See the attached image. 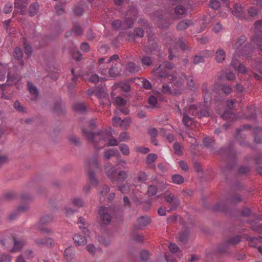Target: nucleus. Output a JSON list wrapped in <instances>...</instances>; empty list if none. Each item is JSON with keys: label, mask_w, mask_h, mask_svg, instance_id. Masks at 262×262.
I'll return each instance as SVG.
<instances>
[{"label": "nucleus", "mask_w": 262, "mask_h": 262, "mask_svg": "<svg viewBox=\"0 0 262 262\" xmlns=\"http://www.w3.org/2000/svg\"><path fill=\"white\" fill-rule=\"evenodd\" d=\"M246 39L247 38L245 35H242L233 46L235 51L231 64L236 71L242 74L246 73L247 69L244 65L239 62L237 57H245L246 59L249 60L252 56L254 48L262 50V37L260 36H254L252 39L251 44L246 43L241 49H239V47L245 42Z\"/></svg>", "instance_id": "1"}, {"label": "nucleus", "mask_w": 262, "mask_h": 262, "mask_svg": "<svg viewBox=\"0 0 262 262\" xmlns=\"http://www.w3.org/2000/svg\"><path fill=\"white\" fill-rule=\"evenodd\" d=\"M83 135L91 142L96 148L101 149L104 145L116 146L118 142L115 138H111L112 134L108 130H104L94 134L92 132L88 131L86 129H83Z\"/></svg>", "instance_id": "2"}, {"label": "nucleus", "mask_w": 262, "mask_h": 262, "mask_svg": "<svg viewBox=\"0 0 262 262\" xmlns=\"http://www.w3.org/2000/svg\"><path fill=\"white\" fill-rule=\"evenodd\" d=\"M119 57L117 54H114L106 60L105 58H100L98 60L99 72L106 77H116L120 73L119 61Z\"/></svg>", "instance_id": "3"}, {"label": "nucleus", "mask_w": 262, "mask_h": 262, "mask_svg": "<svg viewBox=\"0 0 262 262\" xmlns=\"http://www.w3.org/2000/svg\"><path fill=\"white\" fill-rule=\"evenodd\" d=\"M208 115V110L206 107L198 104L191 105L185 107L183 113V122L186 126H190L193 122V119L191 116L198 117L199 118L206 117Z\"/></svg>", "instance_id": "4"}, {"label": "nucleus", "mask_w": 262, "mask_h": 262, "mask_svg": "<svg viewBox=\"0 0 262 262\" xmlns=\"http://www.w3.org/2000/svg\"><path fill=\"white\" fill-rule=\"evenodd\" d=\"M235 100L233 99L228 100L227 101V107L229 110L225 111L222 115L221 117L224 120L233 121L236 120L238 118L244 117L248 119H253L256 116V110L254 106H250L248 107L243 117H237L236 115L232 111V109L234 107L235 103Z\"/></svg>", "instance_id": "5"}, {"label": "nucleus", "mask_w": 262, "mask_h": 262, "mask_svg": "<svg viewBox=\"0 0 262 262\" xmlns=\"http://www.w3.org/2000/svg\"><path fill=\"white\" fill-rule=\"evenodd\" d=\"M173 68V64L168 61L164 62L159 67L154 70V75L155 77H160L164 79H167L169 82L178 83L177 77L169 74V71Z\"/></svg>", "instance_id": "6"}, {"label": "nucleus", "mask_w": 262, "mask_h": 262, "mask_svg": "<svg viewBox=\"0 0 262 262\" xmlns=\"http://www.w3.org/2000/svg\"><path fill=\"white\" fill-rule=\"evenodd\" d=\"M250 133H253L255 135L254 141L257 143H261V140L258 135L262 134V129L259 127L252 128L249 125H244L237 130L235 138L239 141L241 144L244 145L241 139L245 138V136Z\"/></svg>", "instance_id": "7"}, {"label": "nucleus", "mask_w": 262, "mask_h": 262, "mask_svg": "<svg viewBox=\"0 0 262 262\" xmlns=\"http://www.w3.org/2000/svg\"><path fill=\"white\" fill-rule=\"evenodd\" d=\"M85 165L91 185H96L98 181L95 177V172L99 167L97 156H94L90 159L88 160L85 162Z\"/></svg>", "instance_id": "8"}, {"label": "nucleus", "mask_w": 262, "mask_h": 262, "mask_svg": "<svg viewBox=\"0 0 262 262\" xmlns=\"http://www.w3.org/2000/svg\"><path fill=\"white\" fill-rule=\"evenodd\" d=\"M104 170L107 177L114 184H118V182L124 181L127 178L124 171H120L117 174L116 169L112 165L105 166Z\"/></svg>", "instance_id": "9"}, {"label": "nucleus", "mask_w": 262, "mask_h": 262, "mask_svg": "<svg viewBox=\"0 0 262 262\" xmlns=\"http://www.w3.org/2000/svg\"><path fill=\"white\" fill-rule=\"evenodd\" d=\"M174 45L173 48L169 47V60H172L174 56V53L177 52L178 47L180 48L183 51H187L190 49L187 43L183 40L182 38H180L178 41H172Z\"/></svg>", "instance_id": "10"}, {"label": "nucleus", "mask_w": 262, "mask_h": 262, "mask_svg": "<svg viewBox=\"0 0 262 262\" xmlns=\"http://www.w3.org/2000/svg\"><path fill=\"white\" fill-rule=\"evenodd\" d=\"M99 213L102 223L107 224L111 222L113 215H115V210L111 207H101Z\"/></svg>", "instance_id": "11"}, {"label": "nucleus", "mask_w": 262, "mask_h": 262, "mask_svg": "<svg viewBox=\"0 0 262 262\" xmlns=\"http://www.w3.org/2000/svg\"><path fill=\"white\" fill-rule=\"evenodd\" d=\"M88 95H94L97 98L101 99L100 103L102 105L110 104L108 95L105 92L104 88H96L95 90H88L87 91Z\"/></svg>", "instance_id": "12"}, {"label": "nucleus", "mask_w": 262, "mask_h": 262, "mask_svg": "<svg viewBox=\"0 0 262 262\" xmlns=\"http://www.w3.org/2000/svg\"><path fill=\"white\" fill-rule=\"evenodd\" d=\"M126 102V99L119 96L116 97L115 100V104L119 107L120 111L124 115H127L129 112V108L124 106Z\"/></svg>", "instance_id": "13"}, {"label": "nucleus", "mask_w": 262, "mask_h": 262, "mask_svg": "<svg viewBox=\"0 0 262 262\" xmlns=\"http://www.w3.org/2000/svg\"><path fill=\"white\" fill-rule=\"evenodd\" d=\"M247 239L249 241V244L251 247H258V252L262 254V237H249Z\"/></svg>", "instance_id": "14"}, {"label": "nucleus", "mask_w": 262, "mask_h": 262, "mask_svg": "<svg viewBox=\"0 0 262 262\" xmlns=\"http://www.w3.org/2000/svg\"><path fill=\"white\" fill-rule=\"evenodd\" d=\"M240 241H241V238H240L239 236H235L232 237L228 239V241L226 244L225 248H224V247L223 248H220L219 249V251L221 253H225L227 251V249H226V247L227 246L234 245L237 244Z\"/></svg>", "instance_id": "15"}, {"label": "nucleus", "mask_w": 262, "mask_h": 262, "mask_svg": "<svg viewBox=\"0 0 262 262\" xmlns=\"http://www.w3.org/2000/svg\"><path fill=\"white\" fill-rule=\"evenodd\" d=\"M202 89L204 102L206 104V105L204 107H206V105H208V103L210 102L211 100V94L209 92L207 88V85L206 83H204L202 85Z\"/></svg>", "instance_id": "16"}, {"label": "nucleus", "mask_w": 262, "mask_h": 262, "mask_svg": "<svg viewBox=\"0 0 262 262\" xmlns=\"http://www.w3.org/2000/svg\"><path fill=\"white\" fill-rule=\"evenodd\" d=\"M226 53L224 50L218 49L215 53V60L217 63H223L225 60Z\"/></svg>", "instance_id": "17"}, {"label": "nucleus", "mask_w": 262, "mask_h": 262, "mask_svg": "<svg viewBox=\"0 0 262 262\" xmlns=\"http://www.w3.org/2000/svg\"><path fill=\"white\" fill-rule=\"evenodd\" d=\"M74 255V251L72 247H69L64 250V255L68 262H76Z\"/></svg>", "instance_id": "18"}, {"label": "nucleus", "mask_w": 262, "mask_h": 262, "mask_svg": "<svg viewBox=\"0 0 262 262\" xmlns=\"http://www.w3.org/2000/svg\"><path fill=\"white\" fill-rule=\"evenodd\" d=\"M35 244L38 247L44 246H51L53 244V241L49 237L37 239L35 241Z\"/></svg>", "instance_id": "19"}, {"label": "nucleus", "mask_w": 262, "mask_h": 262, "mask_svg": "<svg viewBox=\"0 0 262 262\" xmlns=\"http://www.w3.org/2000/svg\"><path fill=\"white\" fill-rule=\"evenodd\" d=\"M26 0H15V7L20 14H24L26 11Z\"/></svg>", "instance_id": "20"}, {"label": "nucleus", "mask_w": 262, "mask_h": 262, "mask_svg": "<svg viewBox=\"0 0 262 262\" xmlns=\"http://www.w3.org/2000/svg\"><path fill=\"white\" fill-rule=\"evenodd\" d=\"M73 239L76 246H83L87 242L85 236H83L80 234L74 235L73 236Z\"/></svg>", "instance_id": "21"}, {"label": "nucleus", "mask_w": 262, "mask_h": 262, "mask_svg": "<svg viewBox=\"0 0 262 262\" xmlns=\"http://www.w3.org/2000/svg\"><path fill=\"white\" fill-rule=\"evenodd\" d=\"M144 34V31L141 28H136L133 33L128 34V39H134L136 37H142Z\"/></svg>", "instance_id": "22"}, {"label": "nucleus", "mask_w": 262, "mask_h": 262, "mask_svg": "<svg viewBox=\"0 0 262 262\" xmlns=\"http://www.w3.org/2000/svg\"><path fill=\"white\" fill-rule=\"evenodd\" d=\"M192 25V22L189 19H184L179 23L177 28L179 30H183L187 29L189 26Z\"/></svg>", "instance_id": "23"}, {"label": "nucleus", "mask_w": 262, "mask_h": 262, "mask_svg": "<svg viewBox=\"0 0 262 262\" xmlns=\"http://www.w3.org/2000/svg\"><path fill=\"white\" fill-rule=\"evenodd\" d=\"M165 201L167 203L171 204L174 208L177 207L180 204L179 201L170 194H167L165 196Z\"/></svg>", "instance_id": "24"}, {"label": "nucleus", "mask_w": 262, "mask_h": 262, "mask_svg": "<svg viewBox=\"0 0 262 262\" xmlns=\"http://www.w3.org/2000/svg\"><path fill=\"white\" fill-rule=\"evenodd\" d=\"M27 86L29 92L33 96L31 99H35L37 96H38V91L37 88L35 86H34L32 82H28Z\"/></svg>", "instance_id": "25"}, {"label": "nucleus", "mask_w": 262, "mask_h": 262, "mask_svg": "<svg viewBox=\"0 0 262 262\" xmlns=\"http://www.w3.org/2000/svg\"><path fill=\"white\" fill-rule=\"evenodd\" d=\"M183 77L185 78L187 81V84L189 89L192 91H194L196 89L194 82L193 80V77L191 75H186L185 74L183 75Z\"/></svg>", "instance_id": "26"}, {"label": "nucleus", "mask_w": 262, "mask_h": 262, "mask_svg": "<svg viewBox=\"0 0 262 262\" xmlns=\"http://www.w3.org/2000/svg\"><path fill=\"white\" fill-rule=\"evenodd\" d=\"M150 223V219L148 216H141L137 220V223L139 228L146 226Z\"/></svg>", "instance_id": "27"}, {"label": "nucleus", "mask_w": 262, "mask_h": 262, "mask_svg": "<svg viewBox=\"0 0 262 262\" xmlns=\"http://www.w3.org/2000/svg\"><path fill=\"white\" fill-rule=\"evenodd\" d=\"M13 241L14 247L12 251L15 252L18 251L24 246V242L21 239H16L15 238H13Z\"/></svg>", "instance_id": "28"}, {"label": "nucleus", "mask_w": 262, "mask_h": 262, "mask_svg": "<svg viewBox=\"0 0 262 262\" xmlns=\"http://www.w3.org/2000/svg\"><path fill=\"white\" fill-rule=\"evenodd\" d=\"M243 8L240 4H234L233 13L238 17L246 18L243 14Z\"/></svg>", "instance_id": "29"}, {"label": "nucleus", "mask_w": 262, "mask_h": 262, "mask_svg": "<svg viewBox=\"0 0 262 262\" xmlns=\"http://www.w3.org/2000/svg\"><path fill=\"white\" fill-rule=\"evenodd\" d=\"M72 204L78 208L82 207L84 206V202L82 199L79 197H75L72 199Z\"/></svg>", "instance_id": "30"}, {"label": "nucleus", "mask_w": 262, "mask_h": 262, "mask_svg": "<svg viewBox=\"0 0 262 262\" xmlns=\"http://www.w3.org/2000/svg\"><path fill=\"white\" fill-rule=\"evenodd\" d=\"M158 156L155 154H149L147 155L146 158V163L147 164L150 165L151 167H154L152 164L157 159Z\"/></svg>", "instance_id": "31"}, {"label": "nucleus", "mask_w": 262, "mask_h": 262, "mask_svg": "<svg viewBox=\"0 0 262 262\" xmlns=\"http://www.w3.org/2000/svg\"><path fill=\"white\" fill-rule=\"evenodd\" d=\"M172 182L177 185H181L183 183L184 180L183 177L178 174H173L171 177Z\"/></svg>", "instance_id": "32"}, {"label": "nucleus", "mask_w": 262, "mask_h": 262, "mask_svg": "<svg viewBox=\"0 0 262 262\" xmlns=\"http://www.w3.org/2000/svg\"><path fill=\"white\" fill-rule=\"evenodd\" d=\"M39 5L35 3L31 5L29 8V14L30 16H33L36 15L38 12Z\"/></svg>", "instance_id": "33"}, {"label": "nucleus", "mask_w": 262, "mask_h": 262, "mask_svg": "<svg viewBox=\"0 0 262 262\" xmlns=\"http://www.w3.org/2000/svg\"><path fill=\"white\" fill-rule=\"evenodd\" d=\"M119 148L121 153L124 156H128L130 154V150L127 145L125 144H120Z\"/></svg>", "instance_id": "34"}, {"label": "nucleus", "mask_w": 262, "mask_h": 262, "mask_svg": "<svg viewBox=\"0 0 262 262\" xmlns=\"http://www.w3.org/2000/svg\"><path fill=\"white\" fill-rule=\"evenodd\" d=\"M74 108L75 111L80 113H84L86 110V106L83 103H75L74 105Z\"/></svg>", "instance_id": "35"}, {"label": "nucleus", "mask_w": 262, "mask_h": 262, "mask_svg": "<svg viewBox=\"0 0 262 262\" xmlns=\"http://www.w3.org/2000/svg\"><path fill=\"white\" fill-rule=\"evenodd\" d=\"M117 152V149L116 148L108 149L104 151V156L106 159H110L115 156Z\"/></svg>", "instance_id": "36"}, {"label": "nucleus", "mask_w": 262, "mask_h": 262, "mask_svg": "<svg viewBox=\"0 0 262 262\" xmlns=\"http://www.w3.org/2000/svg\"><path fill=\"white\" fill-rule=\"evenodd\" d=\"M126 69L130 73H134L139 71V67L136 66L135 63L129 62L127 64Z\"/></svg>", "instance_id": "37"}, {"label": "nucleus", "mask_w": 262, "mask_h": 262, "mask_svg": "<svg viewBox=\"0 0 262 262\" xmlns=\"http://www.w3.org/2000/svg\"><path fill=\"white\" fill-rule=\"evenodd\" d=\"M132 122V119L130 118L126 117L121 120L120 127L124 129H126L130 126Z\"/></svg>", "instance_id": "38"}, {"label": "nucleus", "mask_w": 262, "mask_h": 262, "mask_svg": "<svg viewBox=\"0 0 262 262\" xmlns=\"http://www.w3.org/2000/svg\"><path fill=\"white\" fill-rule=\"evenodd\" d=\"M204 144L207 147H212L214 144V140L209 137H205L203 139Z\"/></svg>", "instance_id": "39"}, {"label": "nucleus", "mask_w": 262, "mask_h": 262, "mask_svg": "<svg viewBox=\"0 0 262 262\" xmlns=\"http://www.w3.org/2000/svg\"><path fill=\"white\" fill-rule=\"evenodd\" d=\"M159 134L160 135H161L162 136H165L166 135L167 136H166L167 139L170 142H172L174 140V137H173V136L172 134H168L167 135L166 133V129L165 128H160V129L159 130Z\"/></svg>", "instance_id": "40"}, {"label": "nucleus", "mask_w": 262, "mask_h": 262, "mask_svg": "<svg viewBox=\"0 0 262 262\" xmlns=\"http://www.w3.org/2000/svg\"><path fill=\"white\" fill-rule=\"evenodd\" d=\"M119 87L124 92H128L130 90V86L128 82H121L118 83Z\"/></svg>", "instance_id": "41"}, {"label": "nucleus", "mask_w": 262, "mask_h": 262, "mask_svg": "<svg viewBox=\"0 0 262 262\" xmlns=\"http://www.w3.org/2000/svg\"><path fill=\"white\" fill-rule=\"evenodd\" d=\"M23 56L22 50L19 47H16L14 49V57L15 59H20Z\"/></svg>", "instance_id": "42"}, {"label": "nucleus", "mask_w": 262, "mask_h": 262, "mask_svg": "<svg viewBox=\"0 0 262 262\" xmlns=\"http://www.w3.org/2000/svg\"><path fill=\"white\" fill-rule=\"evenodd\" d=\"M118 139L120 142L127 141L130 139V136L127 132H122L119 135Z\"/></svg>", "instance_id": "43"}, {"label": "nucleus", "mask_w": 262, "mask_h": 262, "mask_svg": "<svg viewBox=\"0 0 262 262\" xmlns=\"http://www.w3.org/2000/svg\"><path fill=\"white\" fill-rule=\"evenodd\" d=\"M205 61L204 56L196 55L193 58V63L194 64H198L200 63H204Z\"/></svg>", "instance_id": "44"}, {"label": "nucleus", "mask_w": 262, "mask_h": 262, "mask_svg": "<svg viewBox=\"0 0 262 262\" xmlns=\"http://www.w3.org/2000/svg\"><path fill=\"white\" fill-rule=\"evenodd\" d=\"M159 50V47L157 43H152L151 47H146L145 52L147 53H154Z\"/></svg>", "instance_id": "45"}, {"label": "nucleus", "mask_w": 262, "mask_h": 262, "mask_svg": "<svg viewBox=\"0 0 262 262\" xmlns=\"http://www.w3.org/2000/svg\"><path fill=\"white\" fill-rule=\"evenodd\" d=\"M141 83L143 86L147 90H150L151 89V84L148 80L145 78H141L140 79Z\"/></svg>", "instance_id": "46"}, {"label": "nucleus", "mask_w": 262, "mask_h": 262, "mask_svg": "<svg viewBox=\"0 0 262 262\" xmlns=\"http://www.w3.org/2000/svg\"><path fill=\"white\" fill-rule=\"evenodd\" d=\"M221 89L222 92L226 95L230 94L233 91L231 86L230 85L226 84H223L222 86Z\"/></svg>", "instance_id": "47"}, {"label": "nucleus", "mask_w": 262, "mask_h": 262, "mask_svg": "<svg viewBox=\"0 0 262 262\" xmlns=\"http://www.w3.org/2000/svg\"><path fill=\"white\" fill-rule=\"evenodd\" d=\"M118 188L123 193H128L130 190L129 186L127 182L123 186H118Z\"/></svg>", "instance_id": "48"}, {"label": "nucleus", "mask_w": 262, "mask_h": 262, "mask_svg": "<svg viewBox=\"0 0 262 262\" xmlns=\"http://www.w3.org/2000/svg\"><path fill=\"white\" fill-rule=\"evenodd\" d=\"M186 12L185 7L182 5H179L175 8V13L179 15H182Z\"/></svg>", "instance_id": "49"}, {"label": "nucleus", "mask_w": 262, "mask_h": 262, "mask_svg": "<svg viewBox=\"0 0 262 262\" xmlns=\"http://www.w3.org/2000/svg\"><path fill=\"white\" fill-rule=\"evenodd\" d=\"M157 192V188L155 185H150L148 187L147 194L149 196H152L156 194Z\"/></svg>", "instance_id": "50"}, {"label": "nucleus", "mask_w": 262, "mask_h": 262, "mask_svg": "<svg viewBox=\"0 0 262 262\" xmlns=\"http://www.w3.org/2000/svg\"><path fill=\"white\" fill-rule=\"evenodd\" d=\"M173 149L174 150V153L178 155H181L182 154V151L181 150V146L180 144L178 142H175L173 144Z\"/></svg>", "instance_id": "51"}, {"label": "nucleus", "mask_w": 262, "mask_h": 262, "mask_svg": "<svg viewBox=\"0 0 262 262\" xmlns=\"http://www.w3.org/2000/svg\"><path fill=\"white\" fill-rule=\"evenodd\" d=\"M72 32H74L77 35H80L82 33V29L81 27L78 24H75L72 30Z\"/></svg>", "instance_id": "52"}, {"label": "nucleus", "mask_w": 262, "mask_h": 262, "mask_svg": "<svg viewBox=\"0 0 262 262\" xmlns=\"http://www.w3.org/2000/svg\"><path fill=\"white\" fill-rule=\"evenodd\" d=\"M141 62L143 65L149 66L152 64V60L148 56H144L141 59Z\"/></svg>", "instance_id": "53"}, {"label": "nucleus", "mask_w": 262, "mask_h": 262, "mask_svg": "<svg viewBox=\"0 0 262 262\" xmlns=\"http://www.w3.org/2000/svg\"><path fill=\"white\" fill-rule=\"evenodd\" d=\"M235 91L238 94H242L245 92V89L243 85L241 84H237L235 88Z\"/></svg>", "instance_id": "54"}, {"label": "nucleus", "mask_w": 262, "mask_h": 262, "mask_svg": "<svg viewBox=\"0 0 262 262\" xmlns=\"http://www.w3.org/2000/svg\"><path fill=\"white\" fill-rule=\"evenodd\" d=\"M147 179V175L144 172H140L139 173L137 177V180L139 182H144Z\"/></svg>", "instance_id": "55"}, {"label": "nucleus", "mask_w": 262, "mask_h": 262, "mask_svg": "<svg viewBox=\"0 0 262 262\" xmlns=\"http://www.w3.org/2000/svg\"><path fill=\"white\" fill-rule=\"evenodd\" d=\"M25 54L29 56L32 53V47L29 44H27L26 42H24Z\"/></svg>", "instance_id": "56"}, {"label": "nucleus", "mask_w": 262, "mask_h": 262, "mask_svg": "<svg viewBox=\"0 0 262 262\" xmlns=\"http://www.w3.org/2000/svg\"><path fill=\"white\" fill-rule=\"evenodd\" d=\"M74 13L75 15H80L83 13V10L81 6H75L73 9Z\"/></svg>", "instance_id": "57"}, {"label": "nucleus", "mask_w": 262, "mask_h": 262, "mask_svg": "<svg viewBox=\"0 0 262 262\" xmlns=\"http://www.w3.org/2000/svg\"><path fill=\"white\" fill-rule=\"evenodd\" d=\"M220 3L217 0H211L210 1L209 6L213 9H217L220 7Z\"/></svg>", "instance_id": "58"}, {"label": "nucleus", "mask_w": 262, "mask_h": 262, "mask_svg": "<svg viewBox=\"0 0 262 262\" xmlns=\"http://www.w3.org/2000/svg\"><path fill=\"white\" fill-rule=\"evenodd\" d=\"M12 4L11 3H7L4 8V12L6 13H9L12 10Z\"/></svg>", "instance_id": "59"}, {"label": "nucleus", "mask_w": 262, "mask_h": 262, "mask_svg": "<svg viewBox=\"0 0 262 262\" xmlns=\"http://www.w3.org/2000/svg\"><path fill=\"white\" fill-rule=\"evenodd\" d=\"M121 119L120 117H115L112 119V123L114 126H120Z\"/></svg>", "instance_id": "60"}, {"label": "nucleus", "mask_w": 262, "mask_h": 262, "mask_svg": "<svg viewBox=\"0 0 262 262\" xmlns=\"http://www.w3.org/2000/svg\"><path fill=\"white\" fill-rule=\"evenodd\" d=\"M148 103L152 106H155L157 103V99L154 96H150L148 100Z\"/></svg>", "instance_id": "61"}, {"label": "nucleus", "mask_w": 262, "mask_h": 262, "mask_svg": "<svg viewBox=\"0 0 262 262\" xmlns=\"http://www.w3.org/2000/svg\"><path fill=\"white\" fill-rule=\"evenodd\" d=\"M188 238V234L187 232L184 231L181 232L179 234V239L182 242H185Z\"/></svg>", "instance_id": "62"}, {"label": "nucleus", "mask_w": 262, "mask_h": 262, "mask_svg": "<svg viewBox=\"0 0 262 262\" xmlns=\"http://www.w3.org/2000/svg\"><path fill=\"white\" fill-rule=\"evenodd\" d=\"M252 68L254 71H257L259 72L261 74H262V62H258L255 66L252 65Z\"/></svg>", "instance_id": "63"}, {"label": "nucleus", "mask_w": 262, "mask_h": 262, "mask_svg": "<svg viewBox=\"0 0 262 262\" xmlns=\"http://www.w3.org/2000/svg\"><path fill=\"white\" fill-rule=\"evenodd\" d=\"M11 257L9 255L3 254L0 257V262H10Z\"/></svg>", "instance_id": "64"}]
</instances>
